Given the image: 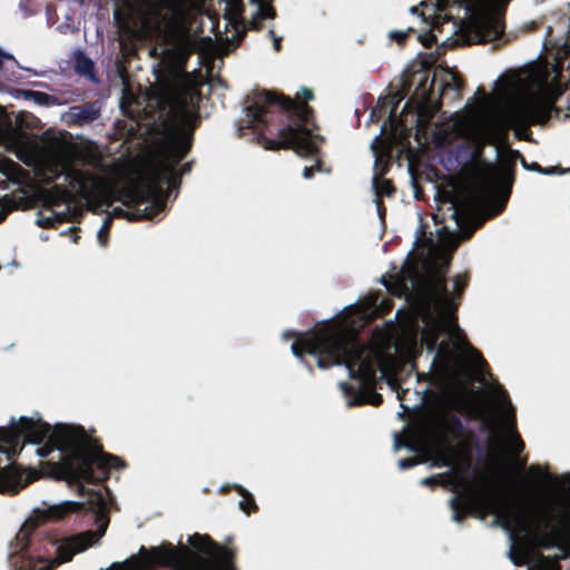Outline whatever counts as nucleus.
Masks as SVG:
<instances>
[{"label": "nucleus", "instance_id": "obj_29", "mask_svg": "<svg viewBox=\"0 0 570 570\" xmlns=\"http://www.w3.org/2000/svg\"><path fill=\"white\" fill-rule=\"evenodd\" d=\"M533 570H561V564L557 556L550 557L541 554Z\"/></svg>", "mask_w": 570, "mask_h": 570}, {"label": "nucleus", "instance_id": "obj_62", "mask_svg": "<svg viewBox=\"0 0 570 570\" xmlns=\"http://www.w3.org/2000/svg\"><path fill=\"white\" fill-rule=\"evenodd\" d=\"M567 171H570V168H569V169H567Z\"/></svg>", "mask_w": 570, "mask_h": 570}, {"label": "nucleus", "instance_id": "obj_54", "mask_svg": "<svg viewBox=\"0 0 570 570\" xmlns=\"http://www.w3.org/2000/svg\"><path fill=\"white\" fill-rule=\"evenodd\" d=\"M429 37H430V40H431V41H430V43H425V47H431V46H432V42H433V41H435V37H434V35H432V33H431Z\"/></svg>", "mask_w": 570, "mask_h": 570}, {"label": "nucleus", "instance_id": "obj_42", "mask_svg": "<svg viewBox=\"0 0 570 570\" xmlns=\"http://www.w3.org/2000/svg\"><path fill=\"white\" fill-rule=\"evenodd\" d=\"M396 445L407 448L411 451H417V445L413 441L404 440L401 436L396 438Z\"/></svg>", "mask_w": 570, "mask_h": 570}, {"label": "nucleus", "instance_id": "obj_57", "mask_svg": "<svg viewBox=\"0 0 570 570\" xmlns=\"http://www.w3.org/2000/svg\"><path fill=\"white\" fill-rule=\"evenodd\" d=\"M6 215H7L6 213H0V223L4 220Z\"/></svg>", "mask_w": 570, "mask_h": 570}, {"label": "nucleus", "instance_id": "obj_52", "mask_svg": "<svg viewBox=\"0 0 570 570\" xmlns=\"http://www.w3.org/2000/svg\"><path fill=\"white\" fill-rule=\"evenodd\" d=\"M470 413L474 417H481V415L483 414V411L481 409H475V410H471Z\"/></svg>", "mask_w": 570, "mask_h": 570}, {"label": "nucleus", "instance_id": "obj_56", "mask_svg": "<svg viewBox=\"0 0 570 570\" xmlns=\"http://www.w3.org/2000/svg\"><path fill=\"white\" fill-rule=\"evenodd\" d=\"M60 176V173H57L52 178L48 179V183H52L56 178Z\"/></svg>", "mask_w": 570, "mask_h": 570}, {"label": "nucleus", "instance_id": "obj_31", "mask_svg": "<svg viewBox=\"0 0 570 570\" xmlns=\"http://www.w3.org/2000/svg\"><path fill=\"white\" fill-rule=\"evenodd\" d=\"M435 288L439 293V296H440V301L442 302V304L449 306L451 303H452V295L451 293L449 292L448 287H446V283H445V279H440L436 284H435Z\"/></svg>", "mask_w": 570, "mask_h": 570}, {"label": "nucleus", "instance_id": "obj_55", "mask_svg": "<svg viewBox=\"0 0 570 570\" xmlns=\"http://www.w3.org/2000/svg\"><path fill=\"white\" fill-rule=\"evenodd\" d=\"M237 37H238V43H239L240 40L245 37V32H237Z\"/></svg>", "mask_w": 570, "mask_h": 570}, {"label": "nucleus", "instance_id": "obj_43", "mask_svg": "<svg viewBox=\"0 0 570 570\" xmlns=\"http://www.w3.org/2000/svg\"><path fill=\"white\" fill-rule=\"evenodd\" d=\"M487 423L490 426V438L491 439H495V440H500L501 434L497 430V422L494 420H489V421H487Z\"/></svg>", "mask_w": 570, "mask_h": 570}, {"label": "nucleus", "instance_id": "obj_35", "mask_svg": "<svg viewBox=\"0 0 570 570\" xmlns=\"http://www.w3.org/2000/svg\"><path fill=\"white\" fill-rule=\"evenodd\" d=\"M411 32H413L412 28H409L406 31L393 30L390 32V38L397 42L399 45L403 46L406 42V39Z\"/></svg>", "mask_w": 570, "mask_h": 570}, {"label": "nucleus", "instance_id": "obj_16", "mask_svg": "<svg viewBox=\"0 0 570 570\" xmlns=\"http://www.w3.org/2000/svg\"><path fill=\"white\" fill-rule=\"evenodd\" d=\"M464 424L461 419L454 414H443L435 428L438 438L443 441H459L464 434Z\"/></svg>", "mask_w": 570, "mask_h": 570}, {"label": "nucleus", "instance_id": "obj_51", "mask_svg": "<svg viewBox=\"0 0 570 570\" xmlns=\"http://www.w3.org/2000/svg\"><path fill=\"white\" fill-rule=\"evenodd\" d=\"M456 409L458 411L463 412V410H466V403L462 400L458 401Z\"/></svg>", "mask_w": 570, "mask_h": 570}, {"label": "nucleus", "instance_id": "obj_46", "mask_svg": "<svg viewBox=\"0 0 570 570\" xmlns=\"http://www.w3.org/2000/svg\"><path fill=\"white\" fill-rule=\"evenodd\" d=\"M38 225L43 228L53 227V218L45 217V218L38 219Z\"/></svg>", "mask_w": 570, "mask_h": 570}, {"label": "nucleus", "instance_id": "obj_36", "mask_svg": "<svg viewBox=\"0 0 570 570\" xmlns=\"http://www.w3.org/2000/svg\"><path fill=\"white\" fill-rule=\"evenodd\" d=\"M322 166H323V163L321 159H317L316 160V164L314 166H306L304 167L303 169V177L305 179H311L316 171H321L322 170Z\"/></svg>", "mask_w": 570, "mask_h": 570}, {"label": "nucleus", "instance_id": "obj_11", "mask_svg": "<svg viewBox=\"0 0 570 570\" xmlns=\"http://www.w3.org/2000/svg\"><path fill=\"white\" fill-rule=\"evenodd\" d=\"M174 2L175 0H122L114 10V21L119 29H127L138 10L145 18L158 20Z\"/></svg>", "mask_w": 570, "mask_h": 570}, {"label": "nucleus", "instance_id": "obj_49", "mask_svg": "<svg viewBox=\"0 0 570 570\" xmlns=\"http://www.w3.org/2000/svg\"><path fill=\"white\" fill-rule=\"evenodd\" d=\"M421 483H422V484H426V485L429 484V485H430V484H435V483H438V480H436V476H429V478L423 479Z\"/></svg>", "mask_w": 570, "mask_h": 570}, {"label": "nucleus", "instance_id": "obj_59", "mask_svg": "<svg viewBox=\"0 0 570 570\" xmlns=\"http://www.w3.org/2000/svg\"><path fill=\"white\" fill-rule=\"evenodd\" d=\"M4 474H8L11 476V471L7 470V471H4Z\"/></svg>", "mask_w": 570, "mask_h": 570}, {"label": "nucleus", "instance_id": "obj_18", "mask_svg": "<svg viewBox=\"0 0 570 570\" xmlns=\"http://www.w3.org/2000/svg\"><path fill=\"white\" fill-rule=\"evenodd\" d=\"M66 181L80 194H86L90 184L96 179L95 175L78 168L70 167L65 173Z\"/></svg>", "mask_w": 570, "mask_h": 570}, {"label": "nucleus", "instance_id": "obj_17", "mask_svg": "<svg viewBox=\"0 0 570 570\" xmlns=\"http://www.w3.org/2000/svg\"><path fill=\"white\" fill-rule=\"evenodd\" d=\"M101 116V104L99 100L71 106L69 117L75 126L82 127L97 120Z\"/></svg>", "mask_w": 570, "mask_h": 570}, {"label": "nucleus", "instance_id": "obj_41", "mask_svg": "<svg viewBox=\"0 0 570 570\" xmlns=\"http://www.w3.org/2000/svg\"><path fill=\"white\" fill-rule=\"evenodd\" d=\"M263 21L258 18L257 14H254L253 18L248 21V28L250 30L259 31L263 29Z\"/></svg>", "mask_w": 570, "mask_h": 570}, {"label": "nucleus", "instance_id": "obj_24", "mask_svg": "<svg viewBox=\"0 0 570 570\" xmlns=\"http://www.w3.org/2000/svg\"><path fill=\"white\" fill-rule=\"evenodd\" d=\"M21 95L24 99L31 100L37 105L40 106H49L51 105L56 99L53 96L43 92V91H36V90H22Z\"/></svg>", "mask_w": 570, "mask_h": 570}, {"label": "nucleus", "instance_id": "obj_7", "mask_svg": "<svg viewBox=\"0 0 570 570\" xmlns=\"http://www.w3.org/2000/svg\"><path fill=\"white\" fill-rule=\"evenodd\" d=\"M164 127L168 130V136L159 148L155 161L149 164L146 175L154 195L151 205L144 208L145 217L153 219L160 214L166 206L167 193L164 188L178 187L181 176L178 173V166L186 158L193 147L194 130L191 122H173L163 120Z\"/></svg>", "mask_w": 570, "mask_h": 570}, {"label": "nucleus", "instance_id": "obj_12", "mask_svg": "<svg viewBox=\"0 0 570 570\" xmlns=\"http://www.w3.org/2000/svg\"><path fill=\"white\" fill-rule=\"evenodd\" d=\"M435 77H430V71L426 69H420L409 75L402 86L403 94L393 95L390 98L391 111L390 116H394L400 101L410 91L411 87H414L413 95L405 104L403 111L407 108L409 104L416 102L419 106L429 105L432 101L433 86Z\"/></svg>", "mask_w": 570, "mask_h": 570}, {"label": "nucleus", "instance_id": "obj_40", "mask_svg": "<svg viewBox=\"0 0 570 570\" xmlns=\"http://www.w3.org/2000/svg\"><path fill=\"white\" fill-rule=\"evenodd\" d=\"M268 36H269V37L272 38V40H273L274 50H275L276 52H279V51L282 50V40H283V39H282V37H278V36L276 35V32H275L273 29H271V30L268 31Z\"/></svg>", "mask_w": 570, "mask_h": 570}, {"label": "nucleus", "instance_id": "obj_8", "mask_svg": "<svg viewBox=\"0 0 570 570\" xmlns=\"http://www.w3.org/2000/svg\"><path fill=\"white\" fill-rule=\"evenodd\" d=\"M566 90L567 86L554 81L541 95H531L518 102L511 111L512 120L520 126L543 125L548 122L552 110L559 111L556 108V102Z\"/></svg>", "mask_w": 570, "mask_h": 570}, {"label": "nucleus", "instance_id": "obj_5", "mask_svg": "<svg viewBox=\"0 0 570 570\" xmlns=\"http://www.w3.org/2000/svg\"><path fill=\"white\" fill-rule=\"evenodd\" d=\"M453 520L462 522L468 515L480 519L488 514H494L497 521L504 530L518 529L525 531L530 523L535 530L554 531L563 525L570 514V502L564 509L557 510L552 504H547L542 512L530 517L521 509H514L501 492L480 487L473 482L464 485L463 490L451 499Z\"/></svg>", "mask_w": 570, "mask_h": 570}, {"label": "nucleus", "instance_id": "obj_15", "mask_svg": "<svg viewBox=\"0 0 570 570\" xmlns=\"http://www.w3.org/2000/svg\"><path fill=\"white\" fill-rule=\"evenodd\" d=\"M95 533L87 531L77 534L66 542L59 544L56 550V560L58 563H65L72 560L73 556L78 552H82L94 543Z\"/></svg>", "mask_w": 570, "mask_h": 570}, {"label": "nucleus", "instance_id": "obj_3", "mask_svg": "<svg viewBox=\"0 0 570 570\" xmlns=\"http://www.w3.org/2000/svg\"><path fill=\"white\" fill-rule=\"evenodd\" d=\"M59 451L53 470L68 482L98 484L107 481L111 470H121L127 463L107 453L99 440L87 434L81 425L56 424L50 438L37 449L41 458Z\"/></svg>", "mask_w": 570, "mask_h": 570}, {"label": "nucleus", "instance_id": "obj_53", "mask_svg": "<svg viewBox=\"0 0 570 570\" xmlns=\"http://www.w3.org/2000/svg\"><path fill=\"white\" fill-rule=\"evenodd\" d=\"M561 480L570 489V474L562 475Z\"/></svg>", "mask_w": 570, "mask_h": 570}, {"label": "nucleus", "instance_id": "obj_33", "mask_svg": "<svg viewBox=\"0 0 570 570\" xmlns=\"http://www.w3.org/2000/svg\"><path fill=\"white\" fill-rule=\"evenodd\" d=\"M68 190L61 186V185H53L51 190L47 194V198L52 202L53 205H58L59 200L56 198H59L60 196L68 195Z\"/></svg>", "mask_w": 570, "mask_h": 570}, {"label": "nucleus", "instance_id": "obj_30", "mask_svg": "<svg viewBox=\"0 0 570 570\" xmlns=\"http://www.w3.org/2000/svg\"><path fill=\"white\" fill-rule=\"evenodd\" d=\"M421 341L429 352H434L438 347L439 333L435 330L425 332L423 333Z\"/></svg>", "mask_w": 570, "mask_h": 570}, {"label": "nucleus", "instance_id": "obj_22", "mask_svg": "<svg viewBox=\"0 0 570 570\" xmlns=\"http://www.w3.org/2000/svg\"><path fill=\"white\" fill-rule=\"evenodd\" d=\"M0 173L4 175L7 180L18 183L19 176L24 173V169L18 163L6 159L0 166Z\"/></svg>", "mask_w": 570, "mask_h": 570}, {"label": "nucleus", "instance_id": "obj_61", "mask_svg": "<svg viewBox=\"0 0 570 570\" xmlns=\"http://www.w3.org/2000/svg\"><path fill=\"white\" fill-rule=\"evenodd\" d=\"M430 41H431V40H430V37H429V38H426V42H425V43H430Z\"/></svg>", "mask_w": 570, "mask_h": 570}, {"label": "nucleus", "instance_id": "obj_9", "mask_svg": "<svg viewBox=\"0 0 570 570\" xmlns=\"http://www.w3.org/2000/svg\"><path fill=\"white\" fill-rule=\"evenodd\" d=\"M81 494L87 495L86 502L65 501L60 504H55L46 510V517L50 521H60L66 517L75 513L91 512L95 523L98 525L99 535H104L108 524V503L102 490L88 489L83 485L80 487Z\"/></svg>", "mask_w": 570, "mask_h": 570}, {"label": "nucleus", "instance_id": "obj_20", "mask_svg": "<svg viewBox=\"0 0 570 570\" xmlns=\"http://www.w3.org/2000/svg\"><path fill=\"white\" fill-rule=\"evenodd\" d=\"M373 188L377 198L392 197L396 188L391 179L373 177Z\"/></svg>", "mask_w": 570, "mask_h": 570}, {"label": "nucleus", "instance_id": "obj_13", "mask_svg": "<svg viewBox=\"0 0 570 570\" xmlns=\"http://www.w3.org/2000/svg\"><path fill=\"white\" fill-rule=\"evenodd\" d=\"M125 206L129 208H139L141 205L154 202V195L147 178L146 173L139 178L137 183H132L119 190V197L117 198Z\"/></svg>", "mask_w": 570, "mask_h": 570}, {"label": "nucleus", "instance_id": "obj_4", "mask_svg": "<svg viewBox=\"0 0 570 570\" xmlns=\"http://www.w3.org/2000/svg\"><path fill=\"white\" fill-rule=\"evenodd\" d=\"M191 547H175L165 542L158 547H140L137 554L122 562H114L109 570H238L237 547L234 538L227 537L223 543L216 542L208 534L194 533L188 538Z\"/></svg>", "mask_w": 570, "mask_h": 570}, {"label": "nucleus", "instance_id": "obj_34", "mask_svg": "<svg viewBox=\"0 0 570 570\" xmlns=\"http://www.w3.org/2000/svg\"><path fill=\"white\" fill-rule=\"evenodd\" d=\"M468 283H469V275L468 274H460V275L455 276V278H454V291H455L458 296L462 295V293L464 292L465 287L468 286Z\"/></svg>", "mask_w": 570, "mask_h": 570}, {"label": "nucleus", "instance_id": "obj_25", "mask_svg": "<svg viewBox=\"0 0 570 570\" xmlns=\"http://www.w3.org/2000/svg\"><path fill=\"white\" fill-rule=\"evenodd\" d=\"M509 405L511 407V414L509 417V429L512 433L514 453L515 455H519L524 450V442L522 441L520 434L517 432V417L514 409L512 407L510 402Z\"/></svg>", "mask_w": 570, "mask_h": 570}, {"label": "nucleus", "instance_id": "obj_27", "mask_svg": "<svg viewBox=\"0 0 570 570\" xmlns=\"http://www.w3.org/2000/svg\"><path fill=\"white\" fill-rule=\"evenodd\" d=\"M271 1L272 0H252L253 3L257 4L255 14H257L261 20L274 19L276 17V10Z\"/></svg>", "mask_w": 570, "mask_h": 570}, {"label": "nucleus", "instance_id": "obj_1", "mask_svg": "<svg viewBox=\"0 0 570 570\" xmlns=\"http://www.w3.org/2000/svg\"><path fill=\"white\" fill-rule=\"evenodd\" d=\"M302 94L303 102L275 91L256 92L245 107L246 120L238 127V136L252 130L267 150L293 149L302 157L317 155L320 148L315 140L323 142L324 137L313 134L317 125L307 101L314 94L308 88H303Z\"/></svg>", "mask_w": 570, "mask_h": 570}, {"label": "nucleus", "instance_id": "obj_45", "mask_svg": "<svg viewBox=\"0 0 570 570\" xmlns=\"http://www.w3.org/2000/svg\"><path fill=\"white\" fill-rule=\"evenodd\" d=\"M375 204H376V207H377V213L379 215L384 218L385 216V213H386V208H385V205H384V202L382 200V198H377L375 199Z\"/></svg>", "mask_w": 570, "mask_h": 570}, {"label": "nucleus", "instance_id": "obj_37", "mask_svg": "<svg viewBox=\"0 0 570 570\" xmlns=\"http://www.w3.org/2000/svg\"><path fill=\"white\" fill-rule=\"evenodd\" d=\"M528 473L533 475L534 478L537 479H542L543 476H547V478H551L553 479L554 481L559 482L560 479L557 478V476H551L548 474V472H542L541 468L539 465H531L529 469H528Z\"/></svg>", "mask_w": 570, "mask_h": 570}, {"label": "nucleus", "instance_id": "obj_39", "mask_svg": "<svg viewBox=\"0 0 570 570\" xmlns=\"http://www.w3.org/2000/svg\"><path fill=\"white\" fill-rule=\"evenodd\" d=\"M450 351L446 346V344L444 342H442L438 348V353H436V356H435V360L438 357H443V362L444 364L446 365L449 363V360H450Z\"/></svg>", "mask_w": 570, "mask_h": 570}, {"label": "nucleus", "instance_id": "obj_47", "mask_svg": "<svg viewBox=\"0 0 570 570\" xmlns=\"http://www.w3.org/2000/svg\"><path fill=\"white\" fill-rule=\"evenodd\" d=\"M191 166H193V163H191V161L184 164V165L178 169V173L180 174V176H183V175H185V174H188V173L191 170Z\"/></svg>", "mask_w": 570, "mask_h": 570}, {"label": "nucleus", "instance_id": "obj_2", "mask_svg": "<svg viewBox=\"0 0 570 570\" xmlns=\"http://www.w3.org/2000/svg\"><path fill=\"white\" fill-rule=\"evenodd\" d=\"M292 352L297 357L303 354L317 356L320 368L344 364L351 379L358 381L357 385L342 384L350 406H379L383 403L382 394L375 391L376 372L382 366V354L377 348L361 343L355 335L325 326L296 340L292 344Z\"/></svg>", "mask_w": 570, "mask_h": 570}, {"label": "nucleus", "instance_id": "obj_14", "mask_svg": "<svg viewBox=\"0 0 570 570\" xmlns=\"http://www.w3.org/2000/svg\"><path fill=\"white\" fill-rule=\"evenodd\" d=\"M470 28L481 42L494 41L504 32L503 23L493 14L473 17L470 21Z\"/></svg>", "mask_w": 570, "mask_h": 570}, {"label": "nucleus", "instance_id": "obj_6", "mask_svg": "<svg viewBox=\"0 0 570 570\" xmlns=\"http://www.w3.org/2000/svg\"><path fill=\"white\" fill-rule=\"evenodd\" d=\"M189 56L190 51L184 45L164 51L155 98L160 111L165 112V119L173 122L193 121L191 129H196L200 124L202 83L185 69Z\"/></svg>", "mask_w": 570, "mask_h": 570}, {"label": "nucleus", "instance_id": "obj_21", "mask_svg": "<svg viewBox=\"0 0 570 570\" xmlns=\"http://www.w3.org/2000/svg\"><path fill=\"white\" fill-rule=\"evenodd\" d=\"M510 154L512 156V161H514L517 158H519L522 163V166L527 169H531V170L542 173L546 175L562 174L566 171L563 169H559L558 167L542 168L538 163H532L531 165H528L524 157L522 156V154L519 150L510 149Z\"/></svg>", "mask_w": 570, "mask_h": 570}, {"label": "nucleus", "instance_id": "obj_44", "mask_svg": "<svg viewBox=\"0 0 570 570\" xmlns=\"http://www.w3.org/2000/svg\"><path fill=\"white\" fill-rule=\"evenodd\" d=\"M512 174H508V177L505 178V181H504V185H503V191H504V196H505V199L509 197V195L511 194V185H512Z\"/></svg>", "mask_w": 570, "mask_h": 570}, {"label": "nucleus", "instance_id": "obj_23", "mask_svg": "<svg viewBox=\"0 0 570 570\" xmlns=\"http://www.w3.org/2000/svg\"><path fill=\"white\" fill-rule=\"evenodd\" d=\"M236 490L243 497V499L238 503L239 509L243 512H245L247 515L257 512L258 507H257V504L255 502V499H254L253 494L249 493L247 490H245L240 485H237Z\"/></svg>", "mask_w": 570, "mask_h": 570}, {"label": "nucleus", "instance_id": "obj_58", "mask_svg": "<svg viewBox=\"0 0 570 570\" xmlns=\"http://www.w3.org/2000/svg\"><path fill=\"white\" fill-rule=\"evenodd\" d=\"M478 355H479L480 360H481L483 363H485L484 357H483L480 353H478Z\"/></svg>", "mask_w": 570, "mask_h": 570}, {"label": "nucleus", "instance_id": "obj_28", "mask_svg": "<svg viewBox=\"0 0 570 570\" xmlns=\"http://www.w3.org/2000/svg\"><path fill=\"white\" fill-rule=\"evenodd\" d=\"M391 167V155L390 151L387 154H380L375 157L374 163V171L376 177L383 178L386 175Z\"/></svg>", "mask_w": 570, "mask_h": 570}, {"label": "nucleus", "instance_id": "obj_50", "mask_svg": "<svg viewBox=\"0 0 570 570\" xmlns=\"http://www.w3.org/2000/svg\"><path fill=\"white\" fill-rule=\"evenodd\" d=\"M454 86L458 90H460L463 86V81L460 77L455 76L453 77Z\"/></svg>", "mask_w": 570, "mask_h": 570}, {"label": "nucleus", "instance_id": "obj_32", "mask_svg": "<svg viewBox=\"0 0 570 570\" xmlns=\"http://www.w3.org/2000/svg\"><path fill=\"white\" fill-rule=\"evenodd\" d=\"M111 226H112L111 217H106L104 219V223H102L99 232H98V240L104 246L108 242V236H109V232H110Z\"/></svg>", "mask_w": 570, "mask_h": 570}, {"label": "nucleus", "instance_id": "obj_60", "mask_svg": "<svg viewBox=\"0 0 570 570\" xmlns=\"http://www.w3.org/2000/svg\"><path fill=\"white\" fill-rule=\"evenodd\" d=\"M397 397H399L400 400H402V399H403V397H402V394H401L400 392L397 393Z\"/></svg>", "mask_w": 570, "mask_h": 570}, {"label": "nucleus", "instance_id": "obj_48", "mask_svg": "<svg viewBox=\"0 0 570 570\" xmlns=\"http://www.w3.org/2000/svg\"><path fill=\"white\" fill-rule=\"evenodd\" d=\"M4 59H9V60H11V59H12V60H13L14 58H13V56H12V55L7 53V52H4L2 49H0V68L2 67V63H3V60H4Z\"/></svg>", "mask_w": 570, "mask_h": 570}, {"label": "nucleus", "instance_id": "obj_26", "mask_svg": "<svg viewBox=\"0 0 570 570\" xmlns=\"http://www.w3.org/2000/svg\"><path fill=\"white\" fill-rule=\"evenodd\" d=\"M107 217H111V222L114 218H127L128 220L148 219L145 217L144 208H137L135 212H128L121 207H115Z\"/></svg>", "mask_w": 570, "mask_h": 570}, {"label": "nucleus", "instance_id": "obj_19", "mask_svg": "<svg viewBox=\"0 0 570 570\" xmlns=\"http://www.w3.org/2000/svg\"><path fill=\"white\" fill-rule=\"evenodd\" d=\"M73 69L77 75L87 77L92 82H98L95 62L83 51L78 50L73 57Z\"/></svg>", "mask_w": 570, "mask_h": 570}, {"label": "nucleus", "instance_id": "obj_38", "mask_svg": "<svg viewBox=\"0 0 570 570\" xmlns=\"http://www.w3.org/2000/svg\"><path fill=\"white\" fill-rule=\"evenodd\" d=\"M421 462L422 461L417 456H412V458L401 459L399 461V466L402 470H405V469L413 468V466L417 465Z\"/></svg>", "mask_w": 570, "mask_h": 570}, {"label": "nucleus", "instance_id": "obj_10", "mask_svg": "<svg viewBox=\"0 0 570 570\" xmlns=\"http://www.w3.org/2000/svg\"><path fill=\"white\" fill-rule=\"evenodd\" d=\"M53 428L41 420L21 416L8 428H0V452L9 456L21 451L24 443L41 444L50 438Z\"/></svg>", "mask_w": 570, "mask_h": 570}]
</instances>
